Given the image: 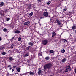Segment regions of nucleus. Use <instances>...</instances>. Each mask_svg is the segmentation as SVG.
I'll use <instances>...</instances> for the list:
<instances>
[{
	"instance_id": "obj_7",
	"label": "nucleus",
	"mask_w": 76,
	"mask_h": 76,
	"mask_svg": "<svg viewBox=\"0 0 76 76\" xmlns=\"http://www.w3.org/2000/svg\"><path fill=\"white\" fill-rule=\"evenodd\" d=\"M66 69H69V71H71V69H70V65H69L66 66L65 67Z\"/></svg>"
},
{
	"instance_id": "obj_30",
	"label": "nucleus",
	"mask_w": 76,
	"mask_h": 76,
	"mask_svg": "<svg viewBox=\"0 0 76 76\" xmlns=\"http://www.w3.org/2000/svg\"><path fill=\"white\" fill-rule=\"evenodd\" d=\"M66 10H67V8H65L63 10V11L65 12V11H66Z\"/></svg>"
},
{
	"instance_id": "obj_50",
	"label": "nucleus",
	"mask_w": 76,
	"mask_h": 76,
	"mask_svg": "<svg viewBox=\"0 0 76 76\" xmlns=\"http://www.w3.org/2000/svg\"><path fill=\"white\" fill-rule=\"evenodd\" d=\"M67 31H69V30H66Z\"/></svg>"
},
{
	"instance_id": "obj_45",
	"label": "nucleus",
	"mask_w": 76,
	"mask_h": 76,
	"mask_svg": "<svg viewBox=\"0 0 76 76\" xmlns=\"http://www.w3.org/2000/svg\"><path fill=\"white\" fill-rule=\"evenodd\" d=\"M41 0H38V1H39V2H41Z\"/></svg>"
},
{
	"instance_id": "obj_22",
	"label": "nucleus",
	"mask_w": 76,
	"mask_h": 76,
	"mask_svg": "<svg viewBox=\"0 0 76 76\" xmlns=\"http://www.w3.org/2000/svg\"><path fill=\"white\" fill-rule=\"evenodd\" d=\"M51 3V1H49V2H48V3H47L46 4H48V5H49Z\"/></svg>"
},
{
	"instance_id": "obj_46",
	"label": "nucleus",
	"mask_w": 76,
	"mask_h": 76,
	"mask_svg": "<svg viewBox=\"0 0 76 76\" xmlns=\"http://www.w3.org/2000/svg\"><path fill=\"white\" fill-rule=\"evenodd\" d=\"M1 38L0 37V41H1Z\"/></svg>"
},
{
	"instance_id": "obj_12",
	"label": "nucleus",
	"mask_w": 76,
	"mask_h": 76,
	"mask_svg": "<svg viewBox=\"0 0 76 76\" xmlns=\"http://www.w3.org/2000/svg\"><path fill=\"white\" fill-rule=\"evenodd\" d=\"M29 45H31V46H33L34 45V43L31 42H30L28 43Z\"/></svg>"
},
{
	"instance_id": "obj_54",
	"label": "nucleus",
	"mask_w": 76,
	"mask_h": 76,
	"mask_svg": "<svg viewBox=\"0 0 76 76\" xmlns=\"http://www.w3.org/2000/svg\"><path fill=\"white\" fill-rule=\"evenodd\" d=\"M52 76V75H50V76Z\"/></svg>"
},
{
	"instance_id": "obj_9",
	"label": "nucleus",
	"mask_w": 76,
	"mask_h": 76,
	"mask_svg": "<svg viewBox=\"0 0 76 76\" xmlns=\"http://www.w3.org/2000/svg\"><path fill=\"white\" fill-rule=\"evenodd\" d=\"M14 33L15 34H19V33H20V31L19 30L15 31Z\"/></svg>"
},
{
	"instance_id": "obj_48",
	"label": "nucleus",
	"mask_w": 76,
	"mask_h": 76,
	"mask_svg": "<svg viewBox=\"0 0 76 76\" xmlns=\"http://www.w3.org/2000/svg\"><path fill=\"white\" fill-rule=\"evenodd\" d=\"M7 10H6V11H5V13H7Z\"/></svg>"
},
{
	"instance_id": "obj_51",
	"label": "nucleus",
	"mask_w": 76,
	"mask_h": 76,
	"mask_svg": "<svg viewBox=\"0 0 76 76\" xmlns=\"http://www.w3.org/2000/svg\"><path fill=\"white\" fill-rule=\"evenodd\" d=\"M75 32H76V30L75 31Z\"/></svg>"
},
{
	"instance_id": "obj_27",
	"label": "nucleus",
	"mask_w": 76,
	"mask_h": 76,
	"mask_svg": "<svg viewBox=\"0 0 76 76\" xmlns=\"http://www.w3.org/2000/svg\"><path fill=\"white\" fill-rule=\"evenodd\" d=\"M27 56H28V53H26V54L24 55L25 57H27Z\"/></svg>"
},
{
	"instance_id": "obj_37",
	"label": "nucleus",
	"mask_w": 76,
	"mask_h": 76,
	"mask_svg": "<svg viewBox=\"0 0 76 76\" xmlns=\"http://www.w3.org/2000/svg\"><path fill=\"white\" fill-rule=\"evenodd\" d=\"M11 66H12V65H10L8 66V67H11Z\"/></svg>"
},
{
	"instance_id": "obj_33",
	"label": "nucleus",
	"mask_w": 76,
	"mask_h": 76,
	"mask_svg": "<svg viewBox=\"0 0 76 76\" xmlns=\"http://www.w3.org/2000/svg\"><path fill=\"white\" fill-rule=\"evenodd\" d=\"M10 18H8L6 20H7V21H9V20H10Z\"/></svg>"
},
{
	"instance_id": "obj_43",
	"label": "nucleus",
	"mask_w": 76,
	"mask_h": 76,
	"mask_svg": "<svg viewBox=\"0 0 76 76\" xmlns=\"http://www.w3.org/2000/svg\"><path fill=\"white\" fill-rule=\"evenodd\" d=\"M44 10H45V11H47V10L46 9H44Z\"/></svg>"
},
{
	"instance_id": "obj_35",
	"label": "nucleus",
	"mask_w": 76,
	"mask_h": 76,
	"mask_svg": "<svg viewBox=\"0 0 76 76\" xmlns=\"http://www.w3.org/2000/svg\"><path fill=\"white\" fill-rule=\"evenodd\" d=\"M14 37H13L12 38V39H11V41H13V39H14Z\"/></svg>"
},
{
	"instance_id": "obj_36",
	"label": "nucleus",
	"mask_w": 76,
	"mask_h": 76,
	"mask_svg": "<svg viewBox=\"0 0 76 76\" xmlns=\"http://www.w3.org/2000/svg\"><path fill=\"white\" fill-rule=\"evenodd\" d=\"M51 33H49V34H48V37H50V36H51Z\"/></svg>"
},
{
	"instance_id": "obj_1",
	"label": "nucleus",
	"mask_w": 76,
	"mask_h": 76,
	"mask_svg": "<svg viewBox=\"0 0 76 76\" xmlns=\"http://www.w3.org/2000/svg\"><path fill=\"white\" fill-rule=\"evenodd\" d=\"M51 67H52V64L49 63L45 64L44 66V68L45 70H46L47 69H50Z\"/></svg>"
},
{
	"instance_id": "obj_47",
	"label": "nucleus",
	"mask_w": 76,
	"mask_h": 76,
	"mask_svg": "<svg viewBox=\"0 0 76 76\" xmlns=\"http://www.w3.org/2000/svg\"><path fill=\"white\" fill-rule=\"evenodd\" d=\"M24 47H26V45H24Z\"/></svg>"
},
{
	"instance_id": "obj_32",
	"label": "nucleus",
	"mask_w": 76,
	"mask_h": 76,
	"mask_svg": "<svg viewBox=\"0 0 76 76\" xmlns=\"http://www.w3.org/2000/svg\"><path fill=\"white\" fill-rule=\"evenodd\" d=\"M30 75H34V73L33 72H30Z\"/></svg>"
},
{
	"instance_id": "obj_11",
	"label": "nucleus",
	"mask_w": 76,
	"mask_h": 76,
	"mask_svg": "<svg viewBox=\"0 0 76 76\" xmlns=\"http://www.w3.org/2000/svg\"><path fill=\"white\" fill-rule=\"evenodd\" d=\"M53 34L52 35V37H55V36L56 35V33L54 32H53Z\"/></svg>"
},
{
	"instance_id": "obj_23",
	"label": "nucleus",
	"mask_w": 76,
	"mask_h": 76,
	"mask_svg": "<svg viewBox=\"0 0 76 76\" xmlns=\"http://www.w3.org/2000/svg\"><path fill=\"white\" fill-rule=\"evenodd\" d=\"M62 41H63V42H67V40L66 39H63Z\"/></svg>"
},
{
	"instance_id": "obj_53",
	"label": "nucleus",
	"mask_w": 76,
	"mask_h": 76,
	"mask_svg": "<svg viewBox=\"0 0 76 76\" xmlns=\"http://www.w3.org/2000/svg\"><path fill=\"white\" fill-rule=\"evenodd\" d=\"M28 73H30V72H28Z\"/></svg>"
},
{
	"instance_id": "obj_34",
	"label": "nucleus",
	"mask_w": 76,
	"mask_h": 76,
	"mask_svg": "<svg viewBox=\"0 0 76 76\" xmlns=\"http://www.w3.org/2000/svg\"><path fill=\"white\" fill-rule=\"evenodd\" d=\"M71 14H72V12H69V13H68L67 14V15H71Z\"/></svg>"
},
{
	"instance_id": "obj_31",
	"label": "nucleus",
	"mask_w": 76,
	"mask_h": 76,
	"mask_svg": "<svg viewBox=\"0 0 76 76\" xmlns=\"http://www.w3.org/2000/svg\"><path fill=\"white\" fill-rule=\"evenodd\" d=\"M14 46H15V45H12L11 46V48H13V47H14Z\"/></svg>"
},
{
	"instance_id": "obj_6",
	"label": "nucleus",
	"mask_w": 76,
	"mask_h": 76,
	"mask_svg": "<svg viewBox=\"0 0 76 76\" xmlns=\"http://www.w3.org/2000/svg\"><path fill=\"white\" fill-rule=\"evenodd\" d=\"M9 60L11 61H12L14 60H15V59L13 58V57H10L9 58Z\"/></svg>"
},
{
	"instance_id": "obj_40",
	"label": "nucleus",
	"mask_w": 76,
	"mask_h": 76,
	"mask_svg": "<svg viewBox=\"0 0 76 76\" xmlns=\"http://www.w3.org/2000/svg\"><path fill=\"white\" fill-rule=\"evenodd\" d=\"M16 66H13V68H14V69H15V68H16Z\"/></svg>"
},
{
	"instance_id": "obj_16",
	"label": "nucleus",
	"mask_w": 76,
	"mask_h": 76,
	"mask_svg": "<svg viewBox=\"0 0 76 76\" xmlns=\"http://www.w3.org/2000/svg\"><path fill=\"white\" fill-rule=\"evenodd\" d=\"M45 59L46 60H50V57L48 56L46 57L45 58Z\"/></svg>"
},
{
	"instance_id": "obj_26",
	"label": "nucleus",
	"mask_w": 76,
	"mask_h": 76,
	"mask_svg": "<svg viewBox=\"0 0 76 76\" xmlns=\"http://www.w3.org/2000/svg\"><path fill=\"white\" fill-rule=\"evenodd\" d=\"M50 53L53 54V53H54V51L53 50H51L50 51Z\"/></svg>"
},
{
	"instance_id": "obj_24",
	"label": "nucleus",
	"mask_w": 76,
	"mask_h": 76,
	"mask_svg": "<svg viewBox=\"0 0 76 76\" xmlns=\"http://www.w3.org/2000/svg\"><path fill=\"white\" fill-rule=\"evenodd\" d=\"M6 52H3L2 53V55H6Z\"/></svg>"
},
{
	"instance_id": "obj_15",
	"label": "nucleus",
	"mask_w": 76,
	"mask_h": 76,
	"mask_svg": "<svg viewBox=\"0 0 76 76\" xmlns=\"http://www.w3.org/2000/svg\"><path fill=\"white\" fill-rule=\"evenodd\" d=\"M4 13V11H3V13L2 12L0 13V14L1 15H2V16H4L5 15Z\"/></svg>"
},
{
	"instance_id": "obj_19",
	"label": "nucleus",
	"mask_w": 76,
	"mask_h": 76,
	"mask_svg": "<svg viewBox=\"0 0 76 76\" xmlns=\"http://www.w3.org/2000/svg\"><path fill=\"white\" fill-rule=\"evenodd\" d=\"M29 15L30 17H31L32 15H33V12H31L29 14Z\"/></svg>"
},
{
	"instance_id": "obj_38",
	"label": "nucleus",
	"mask_w": 76,
	"mask_h": 76,
	"mask_svg": "<svg viewBox=\"0 0 76 76\" xmlns=\"http://www.w3.org/2000/svg\"><path fill=\"white\" fill-rule=\"evenodd\" d=\"M14 70H15V69H12V72H14Z\"/></svg>"
},
{
	"instance_id": "obj_42",
	"label": "nucleus",
	"mask_w": 76,
	"mask_h": 76,
	"mask_svg": "<svg viewBox=\"0 0 76 76\" xmlns=\"http://www.w3.org/2000/svg\"><path fill=\"white\" fill-rule=\"evenodd\" d=\"M12 67H10V70H12Z\"/></svg>"
},
{
	"instance_id": "obj_44",
	"label": "nucleus",
	"mask_w": 76,
	"mask_h": 76,
	"mask_svg": "<svg viewBox=\"0 0 76 76\" xmlns=\"http://www.w3.org/2000/svg\"><path fill=\"white\" fill-rule=\"evenodd\" d=\"M66 71H67V72H68V71H69V69H66Z\"/></svg>"
},
{
	"instance_id": "obj_8",
	"label": "nucleus",
	"mask_w": 76,
	"mask_h": 76,
	"mask_svg": "<svg viewBox=\"0 0 76 76\" xmlns=\"http://www.w3.org/2000/svg\"><path fill=\"white\" fill-rule=\"evenodd\" d=\"M29 23H30L29 21H26L24 23V25H29Z\"/></svg>"
},
{
	"instance_id": "obj_39",
	"label": "nucleus",
	"mask_w": 76,
	"mask_h": 76,
	"mask_svg": "<svg viewBox=\"0 0 76 76\" xmlns=\"http://www.w3.org/2000/svg\"><path fill=\"white\" fill-rule=\"evenodd\" d=\"M38 56H41V53H39Z\"/></svg>"
},
{
	"instance_id": "obj_18",
	"label": "nucleus",
	"mask_w": 76,
	"mask_h": 76,
	"mask_svg": "<svg viewBox=\"0 0 76 76\" xmlns=\"http://www.w3.org/2000/svg\"><path fill=\"white\" fill-rule=\"evenodd\" d=\"M16 69H17V71L18 72H19L20 71V69L19 68H18L17 69V68Z\"/></svg>"
},
{
	"instance_id": "obj_29",
	"label": "nucleus",
	"mask_w": 76,
	"mask_h": 76,
	"mask_svg": "<svg viewBox=\"0 0 76 76\" xmlns=\"http://www.w3.org/2000/svg\"><path fill=\"white\" fill-rule=\"evenodd\" d=\"M21 39H21V38L20 37H19L18 39V41H21Z\"/></svg>"
},
{
	"instance_id": "obj_49",
	"label": "nucleus",
	"mask_w": 76,
	"mask_h": 76,
	"mask_svg": "<svg viewBox=\"0 0 76 76\" xmlns=\"http://www.w3.org/2000/svg\"><path fill=\"white\" fill-rule=\"evenodd\" d=\"M60 72H62V70H61Z\"/></svg>"
},
{
	"instance_id": "obj_41",
	"label": "nucleus",
	"mask_w": 76,
	"mask_h": 76,
	"mask_svg": "<svg viewBox=\"0 0 76 76\" xmlns=\"http://www.w3.org/2000/svg\"><path fill=\"white\" fill-rule=\"evenodd\" d=\"M42 18H43V19L44 18V17H41L40 18V19H42Z\"/></svg>"
},
{
	"instance_id": "obj_3",
	"label": "nucleus",
	"mask_w": 76,
	"mask_h": 76,
	"mask_svg": "<svg viewBox=\"0 0 76 76\" xmlns=\"http://www.w3.org/2000/svg\"><path fill=\"white\" fill-rule=\"evenodd\" d=\"M56 21L57 22V23H58V25H60V26H62L63 25V24L61 23V22H60V20L58 19H57L56 20Z\"/></svg>"
},
{
	"instance_id": "obj_20",
	"label": "nucleus",
	"mask_w": 76,
	"mask_h": 76,
	"mask_svg": "<svg viewBox=\"0 0 76 76\" xmlns=\"http://www.w3.org/2000/svg\"><path fill=\"white\" fill-rule=\"evenodd\" d=\"M61 52L62 53H64L65 52V50L64 49H63L62 50Z\"/></svg>"
},
{
	"instance_id": "obj_2",
	"label": "nucleus",
	"mask_w": 76,
	"mask_h": 76,
	"mask_svg": "<svg viewBox=\"0 0 76 76\" xmlns=\"http://www.w3.org/2000/svg\"><path fill=\"white\" fill-rule=\"evenodd\" d=\"M47 42H48L47 40H45L42 41V44L44 45H45L47 44Z\"/></svg>"
},
{
	"instance_id": "obj_28",
	"label": "nucleus",
	"mask_w": 76,
	"mask_h": 76,
	"mask_svg": "<svg viewBox=\"0 0 76 76\" xmlns=\"http://www.w3.org/2000/svg\"><path fill=\"white\" fill-rule=\"evenodd\" d=\"M3 31L4 32H6L7 31V29L6 28H4L3 29Z\"/></svg>"
},
{
	"instance_id": "obj_14",
	"label": "nucleus",
	"mask_w": 76,
	"mask_h": 76,
	"mask_svg": "<svg viewBox=\"0 0 76 76\" xmlns=\"http://www.w3.org/2000/svg\"><path fill=\"white\" fill-rule=\"evenodd\" d=\"M76 26L74 25L72 28V29L74 30V29H76Z\"/></svg>"
},
{
	"instance_id": "obj_10",
	"label": "nucleus",
	"mask_w": 76,
	"mask_h": 76,
	"mask_svg": "<svg viewBox=\"0 0 76 76\" xmlns=\"http://www.w3.org/2000/svg\"><path fill=\"white\" fill-rule=\"evenodd\" d=\"M66 58H64L61 60V62L62 63H64L66 62Z\"/></svg>"
},
{
	"instance_id": "obj_17",
	"label": "nucleus",
	"mask_w": 76,
	"mask_h": 76,
	"mask_svg": "<svg viewBox=\"0 0 76 76\" xmlns=\"http://www.w3.org/2000/svg\"><path fill=\"white\" fill-rule=\"evenodd\" d=\"M29 48H31V46H29L26 48L27 50H29Z\"/></svg>"
},
{
	"instance_id": "obj_4",
	"label": "nucleus",
	"mask_w": 76,
	"mask_h": 76,
	"mask_svg": "<svg viewBox=\"0 0 76 76\" xmlns=\"http://www.w3.org/2000/svg\"><path fill=\"white\" fill-rule=\"evenodd\" d=\"M43 15L45 17H48V13L47 12H45L44 13Z\"/></svg>"
},
{
	"instance_id": "obj_21",
	"label": "nucleus",
	"mask_w": 76,
	"mask_h": 76,
	"mask_svg": "<svg viewBox=\"0 0 76 76\" xmlns=\"http://www.w3.org/2000/svg\"><path fill=\"white\" fill-rule=\"evenodd\" d=\"M0 6H3V5H4V3L3 2H2L0 4Z\"/></svg>"
},
{
	"instance_id": "obj_13",
	"label": "nucleus",
	"mask_w": 76,
	"mask_h": 76,
	"mask_svg": "<svg viewBox=\"0 0 76 76\" xmlns=\"http://www.w3.org/2000/svg\"><path fill=\"white\" fill-rule=\"evenodd\" d=\"M4 49V47L2 46V47L0 48V51H1L3 50Z\"/></svg>"
},
{
	"instance_id": "obj_52",
	"label": "nucleus",
	"mask_w": 76,
	"mask_h": 76,
	"mask_svg": "<svg viewBox=\"0 0 76 76\" xmlns=\"http://www.w3.org/2000/svg\"><path fill=\"white\" fill-rule=\"evenodd\" d=\"M66 27H67V28H68V27L67 26Z\"/></svg>"
},
{
	"instance_id": "obj_25",
	"label": "nucleus",
	"mask_w": 76,
	"mask_h": 76,
	"mask_svg": "<svg viewBox=\"0 0 76 76\" xmlns=\"http://www.w3.org/2000/svg\"><path fill=\"white\" fill-rule=\"evenodd\" d=\"M67 72V69H65L63 71H62V72L63 73H66V72Z\"/></svg>"
},
{
	"instance_id": "obj_5",
	"label": "nucleus",
	"mask_w": 76,
	"mask_h": 76,
	"mask_svg": "<svg viewBox=\"0 0 76 76\" xmlns=\"http://www.w3.org/2000/svg\"><path fill=\"white\" fill-rule=\"evenodd\" d=\"M38 70H39L38 72V75H41V73L42 71H41V69L40 68H39L38 69Z\"/></svg>"
}]
</instances>
